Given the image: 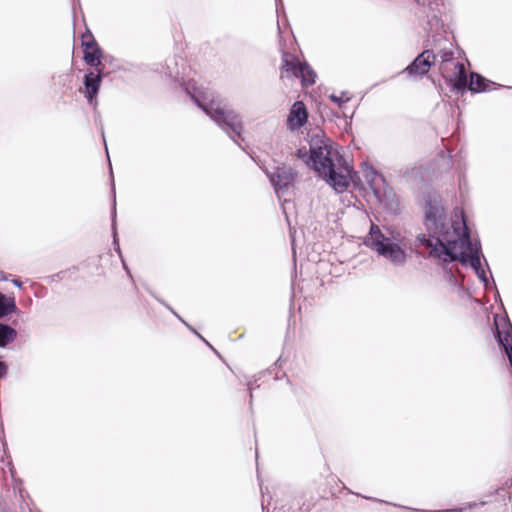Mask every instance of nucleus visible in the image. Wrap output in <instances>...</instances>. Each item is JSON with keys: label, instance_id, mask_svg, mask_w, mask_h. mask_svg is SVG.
Returning a JSON list of instances; mask_svg holds the SVG:
<instances>
[{"label": "nucleus", "instance_id": "obj_10", "mask_svg": "<svg viewBox=\"0 0 512 512\" xmlns=\"http://www.w3.org/2000/svg\"><path fill=\"white\" fill-rule=\"evenodd\" d=\"M308 112L303 102H295L288 114L286 125L290 131H295L306 124Z\"/></svg>", "mask_w": 512, "mask_h": 512}, {"label": "nucleus", "instance_id": "obj_16", "mask_svg": "<svg viewBox=\"0 0 512 512\" xmlns=\"http://www.w3.org/2000/svg\"><path fill=\"white\" fill-rule=\"evenodd\" d=\"M298 79H301L303 86L312 85L315 83L316 73L306 63H302Z\"/></svg>", "mask_w": 512, "mask_h": 512}, {"label": "nucleus", "instance_id": "obj_19", "mask_svg": "<svg viewBox=\"0 0 512 512\" xmlns=\"http://www.w3.org/2000/svg\"><path fill=\"white\" fill-rule=\"evenodd\" d=\"M297 156L299 159H302L305 163H311L309 159L310 151L308 152L305 148L298 149Z\"/></svg>", "mask_w": 512, "mask_h": 512}, {"label": "nucleus", "instance_id": "obj_17", "mask_svg": "<svg viewBox=\"0 0 512 512\" xmlns=\"http://www.w3.org/2000/svg\"><path fill=\"white\" fill-rule=\"evenodd\" d=\"M329 98L337 104L339 108H343V106L350 100V97L345 92H342L340 95L331 94Z\"/></svg>", "mask_w": 512, "mask_h": 512}, {"label": "nucleus", "instance_id": "obj_13", "mask_svg": "<svg viewBox=\"0 0 512 512\" xmlns=\"http://www.w3.org/2000/svg\"><path fill=\"white\" fill-rule=\"evenodd\" d=\"M468 87L472 92L489 90L487 80L477 73H471Z\"/></svg>", "mask_w": 512, "mask_h": 512}, {"label": "nucleus", "instance_id": "obj_12", "mask_svg": "<svg viewBox=\"0 0 512 512\" xmlns=\"http://www.w3.org/2000/svg\"><path fill=\"white\" fill-rule=\"evenodd\" d=\"M82 45L84 46V61L90 66H98L101 61V50L89 34L83 35Z\"/></svg>", "mask_w": 512, "mask_h": 512}, {"label": "nucleus", "instance_id": "obj_22", "mask_svg": "<svg viewBox=\"0 0 512 512\" xmlns=\"http://www.w3.org/2000/svg\"><path fill=\"white\" fill-rule=\"evenodd\" d=\"M432 21H433V22H431V26H432V27H433V26L438 27V25H439V19H438L436 16H435V17H433V20H432Z\"/></svg>", "mask_w": 512, "mask_h": 512}, {"label": "nucleus", "instance_id": "obj_2", "mask_svg": "<svg viewBox=\"0 0 512 512\" xmlns=\"http://www.w3.org/2000/svg\"><path fill=\"white\" fill-rule=\"evenodd\" d=\"M312 167L335 191L341 193L354 181L353 171L321 132L311 136L310 156Z\"/></svg>", "mask_w": 512, "mask_h": 512}, {"label": "nucleus", "instance_id": "obj_8", "mask_svg": "<svg viewBox=\"0 0 512 512\" xmlns=\"http://www.w3.org/2000/svg\"><path fill=\"white\" fill-rule=\"evenodd\" d=\"M101 82V70H98L97 73L90 71L85 74L84 88L81 90V92L84 94L90 105H96V97L99 92Z\"/></svg>", "mask_w": 512, "mask_h": 512}, {"label": "nucleus", "instance_id": "obj_3", "mask_svg": "<svg viewBox=\"0 0 512 512\" xmlns=\"http://www.w3.org/2000/svg\"><path fill=\"white\" fill-rule=\"evenodd\" d=\"M186 92L217 125L225 131H231L240 136L243 125L240 116L228 108L215 93L207 87L198 86L195 81H189Z\"/></svg>", "mask_w": 512, "mask_h": 512}, {"label": "nucleus", "instance_id": "obj_4", "mask_svg": "<svg viewBox=\"0 0 512 512\" xmlns=\"http://www.w3.org/2000/svg\"><path fill=\"white\" fill-rule=\"evenodd\" d=\"M364 244L397 268L406 265L409 258L408 251L411 249L410 240L406 236L400 232H391L386 235L376 225L371 226Z\"/></svg>", "mask_w": 512, "mask_h": 512}, {"label": "nucleus", "instance_id": "obj_7", "mask_svg": "<svg viewBox=\"0 0 512 512\" xmlns=\"http://www.w3.org/2000/svg\"><path fill=\"white\" fill-rule=\"evenodd\" d=\"M270 181L274 186L275 192L280 197L291 185L294 179V173L290 167L281 166L277 167L269 175Z\"/></svg>", "mask_w": 512, "mask_h": 512}, {"label": "nucleus", "instance_id": "obj_6", "mask_svg": "<svg viewBox=\"0 0 512 512\" xmlns=\"http://www.w3.org/2000/svg\"><path fill=\"white\" fill-rule=\"evenodd\" d=\"M439 69L446 82L454 90L463 91L467 87L465 66L462 62L456 61L452 66L446 63L445 65H440Z\"/></svg>", "mask_w": 512, "mask_h": 512}, {"label": "nucleus", "instance_id": "obj_11", "mask_svg": "<svg viewBox=\"0 0 512 512\" xmlns=\"http://www.w3.org/2000/svg\"><path fill=\"white\" fill-rule=\"evenodd\" d=\"M302 62L293 54L284 52L282 55V65L280 77L281 79L294 80L298 79L301 72Z\"/></svg>", "mask_w": 512, "mask_h": 512}, {"label": "nucleus", "instance_id": "obj_5", "mask_svg": "<svg viewBox=\"0 0 512 512\" xmlns=\"http://www.w3.org/2000/svg\"><path fill=\"white\" fill-rule=\"evenodd\" d=\"M362 179L372 190L380 203H388L393 198V191L387 186L385 178L373 167L365 165L362 169Z\"/></svg>", "mask_w": 512, "mask_h": 512}, {"label": "nucleus", "instance_id": "obj_9", "mask_svg": "<svg viewBox=\"0 0 512 512\" xmlns=\"http://www.w3.org/2000/svg\"><path fill=\"white\" fill-rule=\"evenodd\" d=\"M435 61V55L430 50L422 52L409 66L406 67L405 71L410 76H423L428 73L430 67Z\"/></svg>", "mask_w": 512, "mask_h": 512}, {"label": "nucleus", "instance_id": "obj_18", "mask_svg": "<svg viewBox=\"0 0 512 512\" xmlns=\"http://www.w3.org/2000/svg\"><path fill=\"white\" fill-rule=\"evenodd\" d=\"M441 64L440 65H445L446 63L450 64V66H452V64L454 62H456V60H454L453 58V53L450 52V51H445L441 54Z\"/></svg>", "mask_w": 512, "mask_h": 512}, {"label": "nucleus", "instance_id": "obj_21", "mask_svg": "<svg viewBox=\"0 0 512 512\" xmlns=\"http://www.w3.org/2000/svg\"><path fill=\"white\" fill-rule=\"evenodd\" d=\"M7 373V366L4 362L0 361V379L3 378Z\"/></svg>", "mask_w": 512, "mask_h": 512}, {"label": "nucleus", "instance_id": "obj_23", "mask_svg": "<svg viewBox=\"0 0 512 512\" xmlns=\"http://www.w3.org/2000/svg\"><path fill=\"white\" fill-rule=\"evenodd\" d=\"M13 284L19 288L22 286V283L17 279L13 280Z\"/></svg>", "mask_w": 512, "mask_h": 512}, {"label": "nucleus", "instance_id": "obj_20", "mask_svg": "<svg viewBox=\"0 0 512 512\" xmlns=\"http://www.w3.org/2000/svg\"><path fill=\"white\" fill-rule=\"evenodd\" d=\"M113 243L115 245V249L116 251L118 252V254L121 256V251H120V247H119V243H118V239H117V233L116 231L114 230V235H113Z\"/></svg>", "mask_w": 512, "mask_h": 512}, {"label": "nucleus", "instance_id": "obj_14", "mask_svg": "<svg viewBox=\"0 0 512 512\" xmlns=\"http://www.w3.org/2000/svg\"><path fill=\"white\" fill-rule=\"evenodd\" d=\"M16 310L14 297H8L0 292V318L5 317Z\"/></svg>", "mask_w": 512, "mask_h": 512}, {"label": "nucleus", "instance_id": "obj_1", "mask_svg": "<svg viewBox=\"0 0 512 512\" xmlns=\"http://www.w3.org/2000/svg\"><path fill=\"white\" fill-rule=\"evenodd\" d=\"M423 210L428 235L419 234L417 244L426 248L430 257L442 262L459 260L462 264H469L487 285L488 278L480 260V243L470 239L463 212L456 210L454 216L447 220L442 198L437 192L426 195Z\"/></svg>", "mask_w": 512, "mask_h": 512}, {"label": "nucleus", "instance_id": "obj_15", "mask_svg": "<svg viewBox=\"0 0 512 512\" xmlns=\"http://www.w3.org/2000/svg\"><path fill=\"white\" fill-rule=\"evenodd\" d=\"M17 336V332L12 327L0 323V347H5L13 342Z\"/></svg>", "mask_w": 512, "mask_h": 512}]
</instances>
